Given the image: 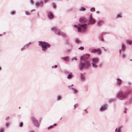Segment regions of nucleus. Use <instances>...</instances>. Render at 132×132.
Listing matches in <instances>:
<instances>
[{"label":"nucleus","instance_id":"obj_43","mask_svg":"<svg viewBox=\"0 0 132 132\" xmlns=\"http://www.w3.org/2000/svg\"><path fill=\"white\" fill-rule=\"evenodd\" d=\"M74 26L75 27H76V28H78V27H78V26L77 25H74Z\"/></svg>","mask_w":132,"mask_h":132},{"label":"nucleus","instance_id":"obj_39","mask_svg":"<svg viewBox=\"0 0 132 132\" xmlns=\"http://www.w3.org/2000/svg\"><path fill=\"white\" fill-rule=\"evenodd\" d=\"M57 67V65H55L54 66H52V68H56Z\"/></svg>","mask_w":132,"mask_h":132},{"label":"nucleus","instance_id":"obj_28","mask_svg":"<svg viewBox=\"0 0 132 132\" xmlns=\"http://www.w3.org/2000/svg\"><path fill=\"white\" fill-rule=\"evenodd\" d=\"M81 76L80 77L81 79L82 80H84L85 79V77L82 76V74L81 73H80Z\"/></svg>","mask_w":132,"mask_h":132},{"label":"nucleus","instance_id":"obj_62","mask_svg":"<svg viewBox=\"0 0 132 132\" xmlns=\"http://www.w3.org/2000/svg\"><path fill=\"white\" fill-rule=\"evenodd\" d=\"M62 118L61 117V119H60V120L61 119H62Z\"/></svg>","mask_w":132,"mask_h":132},{"label":"nucleus","instance_id":"obj_7","mask_svg":"<svg viewBox=\"0 0 132 132\" xmlns=\"http://www.w3.org/2000/svg\"><path fill=\"white\" fill-rule=\"evenodd\" d=\"M79 21L80 24H85L87 21V19L85 17H81L80 18Z\"/></svg>","mask_w":132,"mask_h":132},{"label":"nucleus","instance_id":"obj_34","mask_svg":"<svg viewBox=\"0 0 132 132\" xmlns=\"http://www.w3.org/2000/svg\"><path fill=\"white\" fill-rule=\"evenodd\" d=\"M23 126V123H22V122H21L19 125V126L20 127H22Z\"/></svg>","mask_w":132,"mask_h":132},{"label":"nucleus","instance_id":"obj_46","mask_svg":"<svg viewBox=\"0 0 132 132\" xmlns=\"http://www.w3.org/2000/svg\"><path fill=\"white\" fill-rule=\"evenodd\" d=\"M127 109H125V110L123 111V112L125 113H126V110Z\"/></svg>","mask_w":132,"mask_h":132},{"label":"nucleus","instance_id":"obj_63","mask_svg":"<svg viewBox=\"0 0 132 132\" xmlns=\"http://www.w3.org/2000/svg\"><path fill=\"white\" fill-rule=\"evenodd\" d=\"M130 61H132V60H131H131H130Z\"/></svg>","mask_w":132,"mask_h":132},{"label":"nucleus","instance_id":"obj_23","mask_svg":"<svg viewBox=\"0 0 132 132\" xmlns=\"http://www.w3.org/2000/svg\"><path fill=\"white\" fill-rule=\"evenodd\" d=\"M103 24V23L101 21H98L97 22V26H100L102 25Z\"/></svg>","mask_w":132,"mask_h":132},{"label":"nucleus","instance_id":"obj_31","mask_svg":"<svg viewBox=\"0 0 132 132\" xmlns=\"http://www.w3.org/2000/svg\"><path fill=\"white\" fill-rule=\"evenodd\" d=\"M72 77V76L71 75H69L67 76V78L68 79H70Z\"/></svg>","mask_w":132,"mask_h":132},{"label":"nucleus","instance_id":"obj_26","mask_svg":"<svg viewBox=\"0 0 132 132\" xmlns=\"http://www.w3.org/2000/svg\"><path fill=\"white\" fill-rule=\"evenodd\" d=\"M86 10V8L83 7H81V8H80L79 9V10L80 11H84Z\"/></svg>","mask_w":132,"mask_h":132},{"label":"nucleus","instance_id":"obj_6","mask_svg":"<svg viewBox=\"0 0 132 132\" xmlns=\"http://www.w3.org/2000/svg\"><path fill=\"white\" fill-rule=\"evenodd\" d=\"M95 22V20L92 18V14H91L90 16L89 20L88 21V24H92Z\"/></svg>","mask_w":132,"mask_h":132},{"label":"nucleus","instance_id":"obj_48","mask_svg":"<svg viewBox=\"0 0 132 132\" xmlns=\"http://www.w3.org/2000/svg\"><path fill=\"white\" fill-rule=\"evenodd\" d=\"M73 86V84L72 85H71V86H68V87L69 88L70 87H71V86Z\"/></svg>","mask_w":132,"mask_h":132},{"label":"nucleus","instance_id":"obj_45","mask_svg":"<svg viewBox=\"0 0 132 132\" xmlns=\"http://www.w3.org/2000/svg\"><path fill=\"white\" fill-rule=\"evenodd\" d=\"M30 3L31 4H32L33 2V1L32 0H30Z\"/></svg>","mask_w":132,"mask_h":132},{"label":"nucleus","instance_id":"obj_14","mask_svg":"<svg viewBox=\"0 0 132 132\" xmlns=\"http://www.w3.org/2000/svg\"><path fill=\"white\" fill-rule=\"evenodd\" d=\"M75 43L77 45H79L81 44V41L78 38L75 39Z\"/></svg>","mask_w":132,"mask_h":132},{"label":"nucleus","instance_id":"obj_11","mask_svg":"<svg viewBox=\"0 0 132 132\" xmlns=\"http://www.w3.org/2000/svg\"><path fill=\"white\" fill-rule=\"evenodd\" d=\"M43 2L42 1H40L39 3H35V4L36 7H42L43 6Z\"/></svg>","mask_w":132,"mask_h":132},{"label":"nucleus","instance_id":"obj_16","mask_svg":"<svg viewBox=\"0 0 132 132\" xmlns=\"http://www.w3.org/2000/svg\"><path fill=\"white\" fill-rule=\"evenodd\" d=\"M58 28L57 27L55 26H54L52 27L51 28V30L52 31H53L55 32L56 31Z\"/></svg>","mask_w":132,"mask_h":132},{"label":"nucleus","instance_id":"obj_55","mask_svg":"<svg viewBox=\"0 0 132 132\" xmlns=\"http://www.w3.org/2000/svg\"><path fill=\"white\" fill-rule=\"evenodd\" d=\"M35 11V10H32L31 11V12H32L33 11Z\"/></svg>","mask_w":132,"mask_h":132},{"label":"nucleus","instance_id":"obj_17","mask_svg":"<svg viewBox=\"0 0 132 132\" xmlns=\"http://www.w3.org/2000/svg\"><path fill=\"white\" fill-rule=\"evenodd\" d=\"M107 105L106 104H105L102 106L100 108V110L101 111H103L105 110L106 108Z\"/></svg>","mask_w":132,"mask_h":132},{"label":"nucleus","instance_id":"obj_29","mask_svg":"<svg viewBox=\"0 0 132 132\" xmlns=\"http://www.w3.org/2000/svg\"><path fill=\"white\" fill-rule=\"evenodd\" d=\"M10 123L9 122H6L5 123V126L6 128H8L9 126Z\"/></svg>","mask_w":132,"mask_h":132},{"label":"nucleus","instance_id":"obj_2","mask_svg":"<svg viewBox=\"0 0 132 132\" xmlns=\"http://www.w3.org/2000/svg\"><path fill=\"white\" fill-rule=\"evenodd\" d=\"M81 60V59L79 66L80 70H82L83 69H88L91 65L90 63L88 61L83 62Z\"/></svg>","mask_w":132,"mask_h":132},{"label":"nucleus","instance_id":"obj_32","mask_svg":"<svg viewBox=\"0 0 132 132\" xmlns=\"http://www.w3.org/2000/svg\"><path fill=\"white\" fill-rule=\"evenodd\" d=\"M78 49L81 50H82L84 49V47H83L81 46L78 48Z\"/></svg>","mask_w":132,"mask_h":132},{"label":"nucleus","instance_id":"obj_9","mask_svg":"<svg viewBox=\"0 0 132 132\" xmlns=\"http://www.w3.org/2000/svg\"><path fill=\"white\" fill-rule=\"evenodd\" d=\"M89 55L88 54H86L84 55L82 57V60L84 61L87 60L89 56Z\"/></svg>","mask_w":132,"mask_h":132},{"label":"nucleus","instance_id":"obj_18","mask_svg":"<svg viewBox=\"0 0 132 132\" xmlns=\"http://www.w3.org/2000/svg\"><path fill=\"white\" fill-rule=\"evenodd\" d=\"M121 49L122 50V51H125L126 47V45L124 44L123 43L121 44Z\"/></svg>","mask_w":132,"mask_h":132},{"label":"nucleus","instance_id":"obj_41","mask_svg":"<svg viewBox=\"0 0 132 132\" xmlns=\"http://www.w3.org/2000/svg\"><path fill=\"white\" fill-rule=\"evenodd\" d=\"M25 13L27 15H30L29 13L28 12L26 11Z\"/></svg>","mask_w":132,"mask_h":132},{"label":"nucleus","instance_id":"obj_54","mask_svg":"<svg viewBox=\"0 0 132 132\" xmlns=\"http://www.w3.org/2000/svg\"><path fill=\"white\" fill-rule=\"evenodd\" d=\"M35 11V10H32L31 11V12H32L33 11Z\"/></svg>","mask_w":132,"mask_h":132},{"label":"nucleus","instance_id":"obj_49","mask_svg":"<svg viewBox=\"0 0 132 132\" xmlns=\"http://www.w3.org/2000/svg\"><path fill=\"white\" fill-rule=\"evenodd\" d=\"M101 41H104L103 39L102 38H101Z\"/></svg>","mask_w":132,"mask_h":132},{"label":"nucleus","instance_id":"obj_56","mask_svg":"<svg viewBox=\"0 0 132 132\" xmlns=\"http://www.w3.org/2000/svg\"><path fill=\"white\" fill-rule=\"evenodd\" d=\"M48 0H44L45 2H46L47 1H48Z\"/></svg>","mask_w":132,"mask_h":132},{"label":"nucleus","instance_id":"obj_1","mask_svg":"<svg viewBox=\"0 0 132 132\" xmlns=\"http://www.w3.org/2000/svg\"><path fill=\"white\" fill-rule=\"evenodd\" d=\"M130 93V90H128L125 92L120 91L117 93L116 97L120 100H127V102H130L132 99V98L129 97V95Z\"/></svg>","mask_w":132,"mask_h":132},{"label":"nucleus","instance_id":"obj_12","mask_svg":"<svg viewBox=\"0 0 132 132\" xmlns=\"http://www.w3.org/2000/svg\"><path fill=\"white\" fill-rule=\"evenodd\" d=\"M91 61V62H93V63H97L99 62V59L98 58L94 57L92 59Z\"/></svg>","mask_w":132,"mask_h":132},{"label":"nucleus","instance_id":"obj_58","mask_svg":"<svg viewBox=\"0 0 132 132\" xmlns=\"http://www.w3.org/2000/svg\"><path fill=\"white\" fill-rule=\"evenodd\" d=\"M75 60H77V58H75Z\"/></svg>","mask_w":132,"mask_h":132},{"label":"nucleus","instance_id":"obj_10","mask_svg":"<svg viewBox=\"0 0 132 132\" xmlns=\"http://www.w3.org/2000/svg\"><path fill=\"white\" fill-rule=\"evenodd\" d=\"M116 80V84L117 85L119 86H120L122 84V81L119 78L117 79Z\"/></svg>","mask_w":132,"mask_h":132},{"label":"nucleus","instance_id":"obj_42","mask_svg":"<svg viewBox=\"0 0 132 132\" xmlns=\"http://www.w3.org/2000/svg\"><path fill=\"white\" fill-rule=\"evenodd\" d=\"M9 116L7 117L5 119L6 120H7L9 119Z\"/></svg>","mask_w":132,"mask_h":132},{"label":"nucleus","instance_id":"obj_50","mask_svg":"<svg viewBox=\"0 0 132 132\" xmlns=\"http://www.w3.org/2000/svg\"><path fill=\"white\" fill-rule=\"evenodd\" d=\"M104 51H107V49H105V48H104Z\"/></svg>","mask_w":132,"mask_h":132},{"label":"nucleus","instance_id":"obj_52","mask_svg":"<svg viewBox=\"0 0 132 132\" xmlns=\"http://www.w3.org/2000/svg\"><path fill=\"white\" fill-rule=\"evenodd\" d=\"M56 125V123H55L53 125V126H55Z\"/></svg>","mask_w":132,"mask_h":132},{"label":"nucleus","instance_id":"obj_8","mask_svg":"<svg viewBox=\"0 0 132 132\" xmlns=\"http://www.w3.org/2000/svg\"><path fill=\"white\" fill-rule=\"evenodd\" d=\"M92 53H94L97 52V54H101L102 53L101 51L98 49H93L91 51Z\"/></svg>","mask_w":132,"mask_h":132},{"label":"nucleus","instance_id":"obj_30","mask_svg":"<svg viewBox=\"0 0 132 132\" xmlns=\"http://www.w3.org/2000/svg\"><path fill=\"white\" fill-rule=\"evenodd\" d=\"M95 9L94 7H92L90 8V11L91 12H94L95 11Z\"/></svg>","mask_w":132,"mask_h":132},{"label":"nucleus","instance_id":"obj_51","mask_svg":"<svg viewBox=\"0 0 132 132\" xmlns=\"http://www.w3.org/2000/svg\"><path fill=\"white\" fill-rule=\"evenodd\" d=\"M118 131V129H117V128H116L115 130V131L116 132H117Z\"/></svg>","mask_w":132,"mask_h":132},{"label":"nucleus","instance_id":"obj_60","mask_svg":"<svg viewBox=\"0 0 132 132\" xmlns=\"http://www.w3.org/2000/svg\"><path fill=\"white\" fill-rule=\"evenodd\" d=\"M102 47V48H103V49H104L105 48L104 47Z\"/></svg>","mask_w":132,"mask_h":132},{"label":"nucleus","instance_id":"obj_47","mask_svg":"<svg viewBox=\"0 0 132 132\" xmlns=\"http://www.w3.org/2000/svg\"><path fill=\"white\" fill-rule=\"evenodd\" d=\"M78 104H75L74 106V107L75 108L76 107V106Z\"/></svg>","mask_w":132,"mask_h":132},{"label":"nucleus","instance_id":"obj_36","mask_svg":"<svg viewBox=\"0 0 132 132\" xmlns=\"http://www.w3.org/2000/svg\"><path fill=\"white\" fill-rule=\"evenodd\" d=\"M61 97L60 96H57V100H60V99Z\"/></svg>","mask_w":132,"mask_h":132},{"label":"nucleus","instance_id":"obj_5","mask_svg":"<svg viewBox=\"0 0 132 132\" xmlns=\"http://www.w3.org/2000/svg\"><path fill=\"white\" fill-rule=\"evenodd\" d=\"M31 119V121L34 126L36 127H39L40 123L38 120L33 117H32Z\"/></svg>","mask_w":132,"mask_h":132},{"label":"nucleus","instance_id":"obj_61","mask_svg":"<svg viewBox=\"0 0 132 132\" xmlns=\"http://www.w3.org/2000/svg\"><path fill=\"white\" fill-rule=\"evenodd\" d=\"M1 68L0 67V70H1Z\"/></svg>","mask_w":132,"mask_h":132},{"label":"nucleus","instance_id":"obj_25","mask_svg":"<svg viewBox=\"0 0 132 132\" xmlns=\"http://www.w3.org/2000/svg\"><path fill=\"white\" fill-rule=\"evenodd\" d=\"M31 44V43H30V42L29 43L27 44L26 45H24V48H26V49L28 48L29 47V45H30V44Z\"/></svg>","mask_w":132,"mask_h":132},{"label":"nucleus","instance_id":"obj_3","mask_svg":"<svg viewBox=\"0 0 132 132\" xmlns=\"http://www.w3.org/2000/svg\"><path fill=\"white\" fill-rule=\"evenodd\" d=\"M38 45L41 47L42 50L44 51H46L50 46V44L47 42L42 41H39Z\"/></svg>","mask_w":132,"mask_h":132},{"label":"nucleus","instance_id":"obj_21","mask_svg":"<svg viewBox=\"0 0 132 132\" xmlns=\"http://www.w3.org/2000/svg\"><path fill=\"white\" fill-rule=\"evenodd\" d=\"M61 59L65 61H67L69 59V57L68 56H66L64 57H61Z\"/></svg>","mask_w":132,"mask_h":132},{"label":"nucleus","instance_id":"obj_64","mask_svg":"<svg viewBox=\"0 0 132 132\" xmlns=\"http://www.w3.org/2000/svg\"><path fill=\"white\" fill-rule=\"evenodd\" d=\"M20 107H19V109H20Z\"/></svg>","mask_w":132,"mask_h":132},{"label":"nucleus","instance_id":"obj_53","mask_svg":"<svg viewBox=\"0 0 132 132\" xmlns=\"http://www.w3.org/2000/svg\"><path fill=\"white\" fill-rule=\"evenodd\" d=\"M84 111H85L86 112V113H88V112L87 111V110H84Z\"/></svg>","mask_w":132,"mask_h":132},{"label":"nucleus","instance_id":"obj_19","mask_svg":"<svg viewBox=\"0 0 132 132\" xmlns=\"http://www.w3.org/2000/svg\"><path fill=\"white\" fill-rule=\"evenodd\" d=\"M47 15L48 18L50 19L53 18V15L51 12L48 13Z\"/></svg>","mask_w":132,"mask_h":132},{"label":"nucleus","instance_id":"obj_35","mask_svg":"<svg viewBox=\"0 0 132 132\" xmlns=\"http://www.w3.org/2000/svg\"><path fill=\"white\" fill-rule=\"evenodd\" d=\"M52 6L53 8H55V4L54 3H52Z\"/></svg>","mask_w":132,"mask_h":132},{"label":"nucleus","instance_id":"obj_57","mask_svg":"<svg viewBox=\"0 0 132 132\" xmlns=\"http://www.w3.org/2000/svg\"><path fill=\"white\" fill-rule=\"evenodd\" d=\"M29 132H34V131L32 130V131H30Z\"/></svg>","mask_w":132,"mask_h":132},{"label":"nucleus","instance_id":"obj_22","mask_svg":"<svg viewBox=\"0 0 132 132\" xmlns=\"http://www.w3.org/2000/svg\"><path fill=\"white\" fill-rule=\"evenodd\" d=\"M70 89H71V90H72L73 91V93L74 94H77V92H78L77 90V89H76L72 87H71L70 88Z\"/></svg>","mask_w":132,"mask_h":132},{"label":"nucleus","instance_id":"obj_59","mask_svg":"<svg viewBox=\"0 0 132 132\" xmlns=\"http://www.w3.org/2000/svg\"><path fill=\"white\" fill-rule=\"evenodd\" d=\"M120 132V130H118V132Z\"/></svg>","mask_w":132,"mask_h":132},{"label":"nucleus","instance_id":"obj_38","mask_svg":"<svg viewBox=\"0 0 132 132\" xmlns=\"http://www.w3.org/2000/svg\"><path fill=\"white\" fill-rule=\"evenodd\" d=\"M122 50L121 49H120L119 50V53L120 54H121L122 53H121V51H122Z\"/></svg>","mask_w":132,"mask_h":132},{"label":"nucleus","instance_id":"obj_27","mask_svg":"<svg viewBox=\"0 0 132 132\" xmlns=\"http://www.w3.org/2000/svg\"><path fill=\"white\" fill-rule=\"evenodd\" d=\"M122 14L120 13H119L117 15L116 17L117 18H120L122 17Z\"/></svg>","mask_w":132,"mask_h":132},{"label":"nucleus","instance_id":"obj_13","mask_svg":"<svg viewBox=\"0 0 132 132\" xmlns=\"http://www.w3.org/2000/svg\"><path fill=\"white\" fill-rule=\"evenodd\" d=\"M55 34L59 36L62 35L63 34V33L61 32L58 29L55 32Z\"/></svg>","mask_w":132,"mask_h":132},{"label":"nucleus","instance_id":"obj_20","mask_svg":"<svg viewBox=\"0 0 132 132\" xmlns=\"http://www.w3.org/2000/svg\"><path fill=\"white\" fill-rule=\"evenodd\" d=\"M91 63L92 64V67L94 68H96L98 67V66L96 64V63H93V62H91Z\"/></svg>","mask_w":132,"mask_h":132},{"label":"nucleus","instance_id":"obj_15","mask_svg":"<svg viewBox=\"0 0 132 132\" xmlns=\"http://www.w3.org/2000/svg\"><path fill=\"white\" fill-rule=\"evenodd\" d=\"M120 55L121 57L123 59H125L126 57V54L125 53H123Z\"/></svg>","mask_w":132,"mask_h":132},{"label":"nucleus","instance_id":"obj_24","mask_svg":"<svg viewBox=\"0 0 132 132\" xmlns=\"http://www.w3.org/2000/svg\"><path fill=\"white\" fill-rule=\"evenodd\" d=\"M127 44L129 45H132V41L131 40H127L126 41Z\"/></svg>","mask_w":132,"mask_h":132},{"label":"nucleus","instance_id":"obj_40","mask_svg":"<svg viewBox=\"0 0 132 132\" xmlns=\"http://www.w3.org/2000/svg\"><path fill=\"white\" fill-rule=\"evenodd\" d=\"M53 127V125H51V126H50L49 127L47 128L48 129H49L52 128Z\"/></svg>","mask_w":132,"mask_h":132},{"label":"nucleus","instance_id":"obj_4","mask_svg":"<svg viewBox=\"0 0 132 132\" xmlns=\"http://www.w3.org/2000/svg\"><path fill=\"white\" fill-rule=\"evenodd\" d=\"M78 25L80 26V27L78 28V30L79 32L85 31L88 26V24H87L79 23L78 24Z\"/></svg>","mask_w":132,"mask_h":132},{"label":"nucleus","instance_id":"obj_33","mask_svg":"<svg viewBox=\"0 0 132 132\" xmlns=\"http://www.w3.org/2000/svg\"><path fill=\"white\" fill-rule=\"evenodd\" d=\"M4 128H1L0 129V132H3V130L4 129Z\"/></svg>","mask_w":132,"mask_h":132},{"label":"nucleus","instance_id":"obj_37","mask_svg":"<svg viewBox=\"0 0 132 132\" xmlns=\"http://www.w3.org/2000/svg\"><path fill=\"white\" fill-rule=\"evenodd\" d=\"M15 12L13 11H12L11 12V14L13 15L14 14Z\"/></svg>","mask_w":132,"mask_h":132},{"label":"nucleus","instance_id":"obj_44","mask_svg":"<svg viewBox=\"0 0 132 132\" xmlns=\"http://www.w3.org/2000/svg\"><path fill=\"white\" fill-rule=\"evenodd\" d=\"M25 49V48H24V47H23L21 49V51H23V50H24V49Z\"/></svg>","mask_w":132,"mask_h":132}]
</instances>
